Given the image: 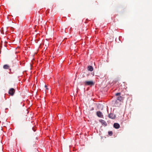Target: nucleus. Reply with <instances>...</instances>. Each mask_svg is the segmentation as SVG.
Here are the masks:
<instances>
[{"label":"nucleus","instance_id":"nucleus-1","mask_svg":"<svg viewBox=\"0 0 152 152\" xmlns=\"http://www.w3.org/2000/svg\"><path fill=\"white\" fill-rule=\"evenodd\" d=\"M15 92V89L11 88L9 89L8 91L9 94L12 96H13L14 95Z\"/></svg>","mask_w":152,"mask_h":152},{"label":"nucleus","instance_id":"nucleus-2","mask_svg":"<svg viewBox=\"0 0 152 152\" xmlns=\"http://www.w3.org/2000/svg\"><path fill=\"white\" fill-rule=\"evenodd\" d=\"M85 86H92L94 85V83L92 81H86L83 83Z\"/></svg>","mask_w":152,"mask_h":152},{"label":"nucleus","instance_id":"nucleus-3","mask_svg":"<svg viewBox=\"0 0 152 152\" xmlns=\"http://www.w3.org/2000/svg\"><path fill=\"white\" fill-rule=\"evenodd\" d=\"M96 115L99 117L102 118H103V115L102 113L99 111H98L96 112Z\"/></svg>","mask_w":152,"mask_h":152},{"label":"nucleus","instance_id":"nucleus-4","mask_svg":"<svg viewBox=\"0 0 152 152\" xmlns=\"http://www.w3.org/2000/svg\"><path fill=\"white\" fill-rule=\"evenodd\" d=\"M108 117L109 118L112 119H114L115 118V115L113 113H110L108 115Z\"/></svg>","mask_w":152,"mask_h":152},{"label":"nucleus","instance_id":"nucleus-5","mask_svg":"<svg viewBox=\"0 0 152 152\" xmlns=\"http://www.w3.org/2000/svg\"><path fill=\"white\" fill-rule=\"evenodd\" d=\"M99 121L101 123L102 125H104L105 126L107 125V123L104 120L100 119L99 120Z\"/></svg>","mask_w":152,"mask_h":152},{"label":"nucleus","instance_id":"nucleus-6","mask_svg":"<svg viewBox=\"0 0 152 152\" xmlns=\"http://www.w3.org/2000/svg\"><path fill=\"white\" fill-rule=\"evenodd\" d=\"M114 127L116 129H119L120 127V125L117 123H115L113 124Z\"/></svg>","mask_w":152,"mask_h":152},{"label":"nucleus","instance_id":"nucleus-7","mask_svg":"<svg viewBox=\"0 0 152 152\" xmlns=\"http://www.w3.org/2000/svg\"><path fill=\"white\" fill-rule=\"evenodd\" d=\"M88 69L90 71H92L93 70V68L92 66H89L88 67Z\"/></svg>","mask_w":152,"mask_h":152},{"label":"nucleus","instance_id":"nucleus-8","mask_svg":"<svg viewBox=\"0 0 152 152\" xmlns=\"http://www.w3.org/2000/svg\"><path fill=\"white\" fill-rule=\"evenodd\" d=\"M3 68L4 69H8L9 68L10 66L8 65L5 64L3 66Z\"/></svg>","mask_w":152,"mask_h":152},{"label":"nucleus","instance_id":"nucleus-9","mask_svg":"<svg viewBox=\"0 0 152 152\" xmlns=\"http://www.w3.org/2000/svg\"><path fill=\"white\" fill-rule=\"evenodd\" d=\"M117 99L118 100L121 102L122 100L123 97L121 96H119L117 97Z\"/></svg>","mask_w":152,"mask_h":152},{"label":"nucleus","instance_id":"nucleus-10","mask_svg":"<svg viewBox=\"0 0 152 152\" xmlns=\"http://www.w3.org/2000/svg\"><path fill=\"white\" fill-rule=\"evenodd\" d=\"M108 134L110 136H111V135H112V134H113V132H112L111 131H109V132H108Z\"/></svg>","mask_w":152,"mask_h":152},{"label":"nucleus","instance_id":"nucleus-11","mask_svg":"<svg viewBox=\"0 0 152 152\" xmlns=\"http://www.w3.org/2000/svg\"><path fill=\"white\" fill-rule=\"evenodd\" d=\"M121 95V93H117L115 94V95L116 96H120Z\"/></svg>","mask_w":152,"mask_h":152},{"label":"nucleus","instance_id":"nucleus-12","mask_svg":"<svg viewBox=\"0 0 152 152\" xmlns=\"http://www.w3.org/2000/svg\"><path fill=\"white\" fill-rule=\"evenodd\" d=\"M45 87L47 89V86L46 85L45 86Z\"/></svg>","mask_w":152,"mask_h":152},{"label":"nucleus","instance_id":"nucleus-13","mask_svg":"<svg viewBox=\"0 0 152 152\" xmlns=\"http://www.w3.org/2000/svg\"><path fill=\"white\" fill-rule=\"evenodd\" d=\"M10 71H11V69H10Z\"/></svg>","mask_w":152,"mask_h":152}]
</instances>
